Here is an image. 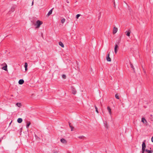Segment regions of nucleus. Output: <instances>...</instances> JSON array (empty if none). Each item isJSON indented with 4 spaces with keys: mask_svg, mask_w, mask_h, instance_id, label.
<instances>
[{
    "mask_svg": "<svg viewBox=\"0 0 153 153\" xmlns=\"http://www.w3.org/2000/svg\"><path fill=\"white\" fill-rule=\"evenodd\" d=\"M43 23V22L42 21H40L39 20H37L36 24H35V26H36V28H39L41 25H42Z\"/></svg>",
    "mask_w": 153,
    "mask_h": 153,
    "instance_id": "nucleus-1",
    "label": "nucleus"
},
{
    "mask_svg": "<svg viewBox=\"0 0 153 153\" xmlns=\"http://www.w3.org/2000/svg\"><path fill=\"white\" fill-rule=\"evenodd\" d=\"M145 141H144V142H143L142 144V153H144V152L146 150V149H145V148H146V145L145 144Z\"/></svg>",
    "mask_w": 153,
    "mask_h": 153,
    "instance_id": "nucleus-2",
    "label": "nucleus"
},
{
    "mask_svg": "<svg viewBox=\"0 0 153 153\" xmlns=\"http://www.w3.org/2000/svg\"><path fill=\"white\" fill-rule=\"evenodd\" d=\"M5 65V66H4L2 68V69L5 71H7V65L5 63H4L2 64L1 65V66H3V65Z\"/></svg>",
    "mask_w": 153,
    "mask_h": 153,
    "instance_id": "nucleus-3",
    "label": "nucleus"
},
{
    "mask_svg": "<svg viewBox=\"0 0 153 153\" xmlns=\"http://www.w3.org/2000/svg\"><path fill=\"white\" fill-rule=\"evenodd\" d=\"M61 142L64 145H66L67 143V141L63 138H62L60 140Z\"/></svg>",
    "mask_w": 153,
    "mask_h": 153,
    "instance_id": "nucleus-4",
    "label": "nucleus"
},
{
    "mask_svg": "<svg viewBox=\"0 0 153 153\" xmlns=\"http://www.w3.org/2000/svg\"><path fill=\"white\" fill-rule=\"evenodd\" d=\"M118 49V46L116 44L115 45V47H114V52L116 54L117 53Z\"/></svg>",
    "mask_w": 153,
    "mask_h": 153,
    "instance_id": "nucleus-5",
    "label": "nucleus"
},
{
    "mask_svg": "<svg viewBox=\"0 0 153 153\" xmlns=\"http://www.w3.org/2000/svg\"><path fill=\"white\" fill-rule=\"evenodd\" d=\"M109 56H110V53H108L107 55L106 58L107 60L108 61L111 62V59L109 57Z\"/></svg>",
    "mask_w": 153,
    "mask_h": 153,
    "instance_id": "nucleus-6",
    "label": "nucleus"
},
{
    "mask_svg": "<svg viewBox=\"0 0 153 153\" xmlns=\"http://www.w3.org/2000/svg\"><path fill=\"white\" fill-rule=\"evenodd\" d=\"M117 30H118L117 28L115 27H114L113 30V33L114 34L116 33L117 32Z\"/></svg>",
    "mask_w": 153,
    "mask_h": 153,
    "instance_id": "nucleus-7",
    "label": "nucleus"
},
{
    "mask_svg": "<svg viewBox=\"0 0 153 153\" xmlns=\"http://www.w3.org/2000/svg\"><path fill=\"white\" fill-rule=\"evenodd\" d=\"M24 80L23 79H21L19 81V84L22 85L24 83Z\"/></svg>",
    "mask_w": 153,
    "mask_h": 153,
    "instance_id": "nucleus-8",
    "label": "nucleus"
},
{
    "mask_svg": "<svg viewBox=\"0 0 153 153\" xmlns=\"http://www.w3.org/2000/svg\"><path fill=\"white\" fill-rule=\"evenodd\" d=\"M107 110L110 114V115H111V109L110 108V107L109 106L107 108Z\"/></svg>",
    "mask_w": 153,
    "mask_h": 153,
    "instance_id": "nucleus-9",
    "label": "nucleus"
},
{
    "mask_svg": "<svg viewBox=\"0 0 153 153\" xmlns=\"http://www.w3.org/2000/svg\"><path fill=\"white\" fill-rule=\"evenodd\" d=\"M141 122L143 123H147V121L145 118H142Z\"/></svg>",
    "mask_w": 153,
    "mask_h": 153,
    "instance_id": "nucleus-10",
    "label": "nucleus"
},
{
    "mask_svg": "<svg viewBox=\"0 0 153 153\" xmlns=\"http://www.w3.org/2000/svg\"><path fill=\"white\" fill-rule=\"evenodd\" d=\"M53 8L52 9H51V10H50L48 12V13L47 15L48 16H49L50 15H51L52 13V10H53Z\"/></svg>",
    "mask_w": 153,
    "mask_h": 153,
    "instance_id": "nucleus-11",
    "label": "nucleus"
},
{
    "mask_svg": "<svg viewBox=\"0 0 153 153\" xmlns=\"http://www.w3.org/2000/svg\"><path fill=\"white\" fill-rule=\"evenodd\" d=\"M130 31H126L125 32V33H126V35L128 36H130Z\"/></svg>",
    "mask_w": 153,
    "mask_h": 153,
    "instance_id": "nucleus-12",
    "label": "nucleus"
},
{
    "mask_svg": "<svg viewBox=\"0 0 153 153\" xmlns=\"http://www.w3.org/2000/svg\"><path fill=\"white\" fill-rule=\"evenodd\" d=\"M22 120L21 118H19L17 119V122L19 123H21L22 122Z\"/></svg>",
    "mask_w": 153,
    "mask_h": 153,
    "instance_id": "nucleus-13",
    "label": "nucleus"
},
{
    "mask_svg": "<svg viewBox=\"0 0 153 153\" xmlns=\"http://www.w3.org/2000/svg\"><path fill=\"white\" fill-rule=\"evenodd\" d=\"M59 44L62 48H64V46L62 42H59Z\"/></svg>",
    "mask_w": 153,
    "mask_h": 153,
    "instance_id": "nucleus-14",
    "label": "nucleus"
},
{
    "mask_svg": "<svg viewBox=\"0 0 153 153\" xmlns=\"http://www.w3.org/2000/svg\"><path fill=\"white\" fill-rule=\"evenodd\" d=\"M27 62L25 63V68L26 71L27 70Z\"/></svg>",
    "mask_w": 153,
    "mask_h": 153,
    "instance_id": "nucleus-15",
    "label": "nucleus"
},
{
    "mask_svg": "<svg viewBox=\"0 0 153 153\" xmlns=\"http://www.w3.org/2000/svg\"><path fill=\"white\" fill-rule=\"evenodd\" d=\"M72 93L74 94H75L76 93V91L74 88L72 89Z\"/></svg>",
    "mask_w": 153,
    "mask_h": 153,
    "instance_id": "nucleus-16",
    "label": "nucleus"
},
{
    "mask_svg": "<svg viewBox=\"0 0 153 153\" xmlns=\"http://www.w3.org/2000/svg\"><path fill=\"white\" fill-rule=\"evenodd\" d=\"M145 151H146L148 153H152L153 152V151H152L151 150H148V149H146Z\"/></svg>",
    "mask_w": 153,
    "mask_h": 153,
    "instance_id": "nucleus-17",
    "label": "nucleus"
},
{
    "mask_svg": "<svg viewBox=\"0 0 153 153\" xmlns=\"http://www.w3.org/2000/svg\"><path fill=\"white\" fill-rule=\"evenodd\" d=\"M30 124H31V123L30 122H27V124L26 125V127L27 128H28L29 127V126L30 125Z\"/></svg>",
    "mask_w": 153,
    "mask_h": 153,
    "instance_id": "nucleus-18",
    "label": "nucleus"
},
{
    "mask_svg": "<svg viewBox=\"0 0 153 153\" xmlns=\"http://www.w3.org/2000/svg\"><path fill=\"white\" fill-rule=\"evenodd\" d=\"M130 66L131 68H132L133 71H135L134 68L133 64H131V63H130Z\"/></svg>",
    "mask_w": 153,
    "mask_h": 153,
    "instance_id": "nucleus-19",
    "label": "nucleus"
},
{
    "mask_svg": "<svg viewBox=\"0 0 153 153\" xmlns=\"http://www.w3.org/2000/svg\"><path fill=\"white\" fill-rule=\"evenodd\" d=\"M16 105L19 107H20L21 106V103H20L18 102L16 104Z\"/></svg>",
    "mask_w": 153,
    "mask_h": 153,
    "instance_id": "nucleus-20",
    "label": "nucleus"
},
{
    "mask_svg": "<svg viewBox=\"0 0 153 153\" xmlns=\"http://www.w3.org/2000/svg\"><path fill=\"white\" fill-rule=\"evenodd\" d=\"M94 107H95V109H96V112L97 113H99V111H98V108H97V107L95 105L94 106Z\"/></svg>",
    "mask_w": 153,
    "mask_h": 153,
    "instance_id": "nucleus-21",
    "label": "nucleus"
},
{
    "mask_svg": "<svg viewBox=\"0 0 153 153\" xmlns=\"http://www.w3.org/2000/svg\"><path fill=\"white\" fill-rule=\"evenodd\" d=\"M65 19L63 18L61 20V22L62 23H64L65 22Z\"/></svg>",
    "mask_w": 153,
    "mask_h": 153,
    "instance_id": "nucleus-22",
    "label": "nucleus"
},
{
    "mask_svg": "<svg viewBox=\"0 0 153 153\" xmlns=\"http://www.w3.org/2000/svg\"><path fill=\"white\" fill-rule=\"evenodd\" d=\"M69 126H70V127L71 128V131H74V130H73V128H74V127L72 126L71 125H70V124H69Z\"/></svg>",
    "mask_w": 153,
    "mask_h": 153,
    "instance_id": "nucleus-23",
    "label": "nucleus"
},
{
    "mask_svg": "<svg viewBox=\"0 0 153 153\" xmlns=\"http://www.w3.org/2000/svg\"><path fill=\"white\" fill-rule=\"evenodd\" d=\"M115 97L116 98H117V99H119V96L117 94H116L115 95Z\"/></svg>",
    "mask_w": 153,
    "mask_h": 153,
    "instance_id": "nucleus-24",
    "label": "nucleus"
},
{
    "mask_svg": "<svg viewBox=\"0 0 153 153\" xmlns=\"http://www.w3.org/2000/svg\"><path fill=\"white\" fill-rule=\"evenodd\" d=\"M80 14H78L76 16V18L77 19L79 18V17L80 16Z\"/></svg>",
    "mask_w": 153,
    "mask_h": 153,
    "instance_id": "nucleus-25",
    "label": "nucleus"
},
{
    "mask_svg": "<svg viewBox=\"0 0 153 153\" xmlns=\"http://www.w3.org/2000/svg\"><path fill=\"white\" fill-rule=\"evenodd\" d=\"M62 77L64 79H65L66 78V76L65 74H63L62 75Z\"/></svg>",
    "mask_w": 153,
    "mask_h": 153,
    "instance_id": "nucleus-26",
    "label": "nucleus"
},
{
    "mask_svg": "<svg viewBox=\"0 0 153 153\" xmlns=\"http://www.w3.org/2000/svg\"><path fill=\"white\" fill-rule=\"evenodd\" d=\"M84 137L83 136H80L78 137L80 139H82Z\"/></svg>",
    "mask_w": 153,
    "mask_h": 153,
    "instance_id": "nucleus-27",
    "label": "nucleus"
},
{
    "mask_svg": "<svg viewBox=\"0 0 153 153\" xmlns=\"http://www.w3.org/2000/svg\"><path fill=\"white\" fill-rule=\"evenodd\" d=\"M12 10L13 11L14 10V7H12Z\"/></svg>",
    "mask_w": 153,
    "mask_h": 153,
    "instance_id": "nucleus-28",
    "label": "nucleus"
},
{
    "mask_svg": "<svg viewBox=\"0 0 153 153\" xmlns=\"http://www.w3.org/2000/svg\"><path fill=\"white\" fill-rule=\"evenodd\" d=\"M53 153H58V152L57 151H54Z\"/></svg>",
    "mask_w": 153,
    "mask_h": 153,
    "instance_id": "nucleus-29",
    "label": "nucleus"
},
{
    "mask_svg": "<svg viewBox=\"0 0 153 153\" xmlns=\"http://www.w3.org/2000/svg\"><path fill=\"white\" fill-rule=\"evenodd\" d=\"M151 140H152V142H153V136L152 137V139H151Z\"/></svg>",
    "mask_w": 153,
    "mask_h": 153,
    "instance_id": "nucleus-30",
    "label": "nucleus"
},
{
    "mask_svg": "<svg viewBox=\"0 0 153 153\" xmlns=\"http://www.w3.org/2000/svg\"><path fill=\"white\" fill-rule=\"evenodd\" d=\"M66 2L67 3H69V2H68V0H66Z\"/></svg>",
    "mask_w": 153,
    "mask_h": 153,
    "instance_id": "nucleus-31",
    "label": "nucleus"
},
{
    "mask_svg": "<svg viewBox=\"0 0 153 153\" xmlns=\"http://www.w3.org/2000/svg\"><path fill=\"white\" fill-rule=\"evenodd\" d=\"M105 127H106L107 128H108V126H107V125H106Z\"/></svg>",
    "mask_w": 153,
    "mask_h": 153,
    "instance_id": "nucleus-32",
    "label": "nucleus"
},
{
    "mask_svg": "<svg viewBox=\"0 0 153 153\" xmlns=\"http://www.w3.org/2000/svg\"><path fill=\"white\" fill-rule=\"evenodd\" d=\"M1 139L0 140V142H1Z\"/></svg>",
    "mask_w": 153,
    "mask_h": 153,
    "instance_id": "nucleus-33",
    "label": "nucleus"
},
{
    "mask_svg": "<svg viewBox=\"0 0 153 153\" xmlns=\"http://www.w3.org/2000/svg\"><path fill=\"white\" fill-rule=\"evenodd\" d=\"M33 1L32 3V5H33Z\"/></svg>",
    "mask_w": 153,
    "mask_h": 153,
    "instance_id": "nucleus-34",
    "label": "nucleus"
},
{
    "mask_svg": "<svg viewBox=\"0 0 153 153\" xmlns=\"http://www.w3.org/2000/svg\"><path fill=\"white\" fill-rule=\"evenodd\" d=\"M114 5L115 6V2H114Z\"/></svg>",
    "mask_w": 153,
    "mask_h": 153,
    "instance_id": "nucleus-35",
    "label": "nucleus"
}]
</instances>
